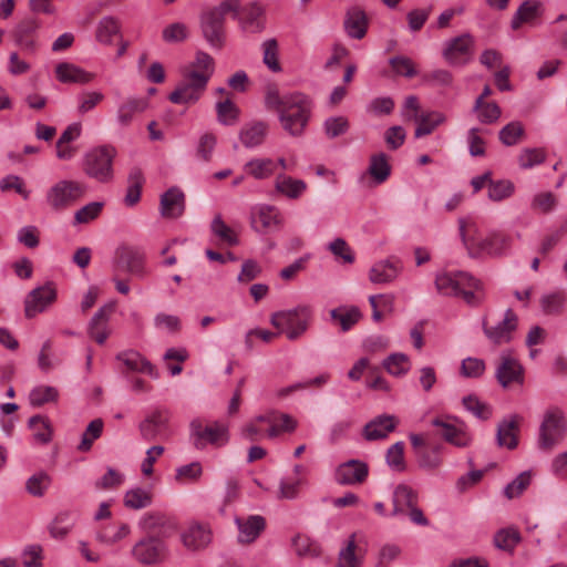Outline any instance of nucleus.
Masks as SVG:
<instances>
[{
  "mask_svg": "<svg viewBox=\"0 0 567 567\" xmlns=\"http://www.w3.org/2000/svg\"><path fill=\"white\" fill-rule=\"evenodd\" d=\"M402 270V264L395 258L379 260L372 265L369 279L373 284L385 285L398 278Z\"/></svg>",
  "mask_w": 567,
  "mask_h": 567,
  "instance_id": "nucleus-18",
  "label": "nucleus"
},
{
  "mask_svg": "<svg viewBox=\"0 0 567 567\" xmlns=\"http://www.w3.org/2000/svg\"><path fill=\"white\" fill-rule=\"evenodd\" d=\"M103 425L104 423L102 419H94L91 421L82 434V440L78 446V450L81 452L90 451L93 442L102 435Z\"/></svg>",
  "mask_w": 567,
  "mask_h": 567,
  "instance_id": "nucleus-50",
  "label": "nucleus"
},
{
  "mask_svg": "<svg viewBox=\"0 0 567 567\" xmlns=\"http://www.w3.org/2000/svg\"><path fill=\"white\" fill-rule=\"evenodd\" d=\"M268 125L265 122H252L241 127L239 140L247 148L261 145L267 136Z\"/></svg>",
  "mask_w": 567,
  "mask_h": 567,
  "instance_id": "nucleus-36",
  "label": "nucleus"
},
{
  "mask_svg": "<svg viewBox=\"0 0 567 567\" xmlns=\"http://www.w3.org/2000/svg\"><path fill=\"white\" fill-rule=\"evenodd\" d=\"M434 284L442 296L461 298L470 307H480L486 298L484 284L466 271L439 272Z\"/></svg>",
  "mask_w": 567,
  "mask_h": 567,
  "instance_id": "nucleus-2",
  "label": "nucleus"
},
{
  "mask_svg": "<svg viewBox=\"0 0 567 567\" xmlns=\"http://www.w3.org/2000/svg\"><path fill=\"white\" fill-rule=\"evenodd\" d=\"M518 318L512 309H507L504 319L494 327L487 326L486 317L482 320V327L486 338L494 344L507 343L513 338L517 328Z\"/></svg>",
  "mask_w": 567,
  "mask_h": 567,
  "instance_id": "nucleus-11",
  "label": "nucleus"
},
{
  "mask_svg": "<svg viewBox=\"0 0 567 567\" xmlns=\"http://www.w3.org/2000/svg\"><path fill=\"white\" fill-rule=\"evenodd\" d=\"M566 296L563 291H554L540 298L542 310L546 315H558L563 311Z\"/></svg>",
  "mask_w": 567,
  "mask_h": 567,
  "instance_id": "nucleus-51",
  "label": "nucleus"
},
{
  "mask_svg": "<svg viewBox=\"0 0 567 567\" xmlns=\"http://www.w3.org/2000/svg\"><path fill=\"white\" fill-rule=\"evenodd\" d=\"M431 423L433 426L440 429V434L446 442L457 447H465L472 441L471 435L462 426H457L440 417L433 419Z\"/></svg>",
  "mask_w": 567,
  "mask_h": 567,
  "instance_id": "nucleus-26",
  "label": "nucleus"
},
{
  "mask_svg": "<svg viewBox=\"0 0 567 567\" xmlns=\"http://www.w3.org/2000/svg\"><path fill=\"white\" fill-rule=\"evenodd\" d=\"M164 551V544L158 537H148L140 540L132 549L133 556L142 564H154L159 560Z\"/></svg>",
  "mask_w": 567,
  "mask_h": 567,
  "instance_id": "nucleus-22",
  "label": "nucleus"
},
{
  "mask_svg": "<svg viewBox=\"0 0 567 567\" xmlns=\"http://www.w3.org/2000/svg\"><path fill=\"white\" fill-rule=\"evenodd\" d=\"M349 126V121L344 116H332L323 123L324 133L329 138H336L346 134Z\"/></svg>",
  "mask_w": 567,
  "mask_h": 567,
  "instance_id": "nucleus-61",
  "label": "nucleus"
},
{
  "mask_svg": "<svg viewBox=\"0 0 567 567\" xmlns=\"http://www.w3.org/2000/svg\"><path fill=\"white\" fill-rule=\"evenodd\" d=\"M185 210V195L177 188L172 187L161 196V214L165 218H177Z\"/></svg>",
  "mask_w": 567,
  "mask_h": 567,
  "instance_id": "nucleus-29",
  "label": "nucleus"
},
{
  "mask_svg": "<svg viewBox=\"0 0 567 567\" xmlns=\"http://www.w3.org/2000/svg\"><path fill=\"white\" fill-rule=\"evenodd\" d=\"M56 79L62 83H89L94 79L92 73L86 72L80 66L69 63L61 62L55 66Z\"/></svg>",
  "mask_w": 567,
  "mask_h": 567,
  "instance_id": "nucleus-34",
  "label": "nucleus"
},
{
  "mask_svg": "<svg viewBox=\"0 0 567 567\" xmlns=\"http://www.w3.org/2000/svg\"><path fill=\"white\" fill-rule=\"evenodd\" d=\"M140 527L146 533L167 536L175 529L173 520L161 512H148L140 520Z\"/></svg>",
  "mask_w": 567,
  "mask_h": 567,
  "instance_id": "nucleus-28",
  "label": "nucleus"
},
{
  "mask_svg": "<svg viewBox=\"0 0 567 567\" xmlns=\"http://www.w3.org/2000/svg\"><path fill=\"white\" fill-rule=\"evenodd\" d=\"M59 398V391L54 386L39 385L29 393V402L32 406L39 408L50 402H55Z\"/></svg>",
  "mask_w": 567,
  "mask_h": 567,
  "instance_id": "nucleus-46",
  "label": "nucleus"
},
{
  "mask_svg": "<svg viewBox=\"0 0 567 567\" xmlns=\"http://www.w3.org/2000/svg\"><path fill=\"white\" fill-rule=\"evenodd\" d=\"M29 427L33 431V436L38 442L47 444L51 441L52 429L47 417L39 414L31 416Z\"/></svg>",
  "mask_w": 567,
  "mask_h": 567,
  "instance_id": "nucleus-48",
  "label": "nucleus"
},
{
  "mask_svg": "<svg viewBox=\"0 0 567 567\" xmlns=\"http://www.w3.org/2000/svg\"><path fill=\"white\" fill-rule=\"evenodd\" d=\"M243 171L255 179H267L276 172V162L269 157H254L246 162Z\"/></svg>",
  "mask_w": 567,
  "mask_h": 567,
  "instance_id": "nucleus-37",
  "label": "nucleus"
},
{
  "mask_svg": "<svg viewBox=\"0 0 567 567\" xmlns=\"http://www.w3.org/2000/svg\"><path fill=\"white\" fill-rule=\"evenodd\" d=\"M212 540V530L208 524L193 522L182 534V542L187 549L199 550Z\"/></svg>",
  "mask_w": 567,
  "mask_h": 567,
  "instance_id": "nucleus-20",
  "label": "nucleus"
},
{
  "mask_svg": "<svg viewBox=\"0 0 567 567\" xmlns=\"http://www.w3.org/2000/svg\"><path fill=\"white\" fill-rule=\"evenodd\" d=\"M127 182L128 187L124 200L127 206H133L140 200L142 186L144 184V176L141 168H132Z\"/></svg>",
  "mask_w": 567,
  "mask_h": 567,
  "instance_id": "nucleus-42",
  "label": "nucleus"
},
{
  "mask_svg": "<svg viewBox=\"0 0 567 567\" xmlns=\"http://www.w3.org/2000/svg\"><path fill=\"white\" fill-rule=\"evenodd\" d=\"M265 105L278 114L281 127L291 136L305 133L312 112V101L301 92L280 95L276 85H269L265 94Z\"/></svg>",
  "mask_w": 567,
  "mask_h": 567,
  "instance_id": "nucleus-1",
  "label": "nucleus"
},
{
  "mask_svg": "<svg viewBox=\"0 0 567 567\" xmlns=\"http://www.w3.org/2000/svg\"><path fill=\"white\" fill-rule=\"evenodd\" d=\"M114 309V303L104 305L94 313L89 323V336L99 344H103L109 338V320Z\"/></svg>",
  "mask_w": 567,
  "mask_h": 567,
  "instance_id": "nucleus-19",
  "label": "nucleus"
},
{
  "mask_svg": "<svg viewBox=\"0 0 567 567\" xmlns=\"http://www.w3.org/2000/svg\"><path fill=\"white\" fill-rule=\"evenodd\" d=\"M519 533L514 528L498 530L494 536V544L497 548L504 550L513 549L519 542Z\"/></svg>",
  "mask_w": 567,
  "mask_h": 567,
  "instance_id": "nucleus-63",
  "label": "nucleus"
},
{
  "mask_svg": "<svg viewBox=\"0 0 567 567\" xmlns=\"http://www.w3.org/2000/svg\"><path fill=\"white\" fill-rule=\"evenodd\" d=\"M116 359L123 362L131 371L146 373L153 379H157L159 377L156 368L136 351L118 353Z\"/></svg>",
  "mask_w": 567,
  "mask_h": 567,
  "instance_id": "nucleus-35",
  "label": "nucleus"
},
{
  "mask_svg": "<svg viewBox=\"0 0 567 567\" xmlns=\"http://www.w3.org/2000/svg\"><path fill=\"white\" fill-rule=\"evenodd\" d=\"M40 28V22L35 18H24L13 30L16 43L25 51L33 52L35 50L34 34Z\"/></svg>",
  "mask_w": 567,
  "mask_h": 567,
  "instance_id": "nucleus-27",
  "label": "nucleus"
},
{
  "mask_svg": "<svg viewBox=\"0 0 567 567\" xmlns=\"http://www.w3.org/2000/svg\"><path fill=\"white\" fill-rule=\"evenodd\" d=\"M264 58L262 61L272 72L281 70L278 61V42L276 39H268L262 43Z\"/></svg>",
  "mask_w": 567,
  "mask_h": 567,
  "instance_id": "nucleus-59",
  "label": "nucleus"
},
{
  "mask_svg": "<svg viewBox=\"0 0 567 567\" xmlns=\"http://www.w3.org/2000/svg\"><path fill=\"white\" fill-rule=\"evenodd\" d=\"M238 528V542L240 544L254 543L266 528V519L260 515L236 517Z\"/></svg>",
  "mask_w": 567,
  "mask_h": 567,
  "instance_id": "nucleus-17",
  "label": "nucleus"
},
{
  "mask_svg": "<svg viewBox=\"0 0 567 567\" xmlns=\"http://www.w3.org/2000/svg\"><path fill=\"white\" fill-rule=\"evenodd\" d=\"M190 437L196 449L203 450L209 443L215 446L225 445L228 440V427L220 423L204 425L199 419L193 420L189 424Z\"/></svg>",
  "mask_w": 567,
  "mask_h": 567,
  "instance_id": "nucleus-7",
  "label": "nucleus"
},
{
  "mask_svg": "<svg viewBox=\"0 0 567 567\" xmlns=\"http://www.w3.org/2000/svg\"><path fill=\"white\" fill-rule=\"evenodd\" d=\"M543 13L544 6L539 0H525L513 16L511 27L518 30L524 23L535 25Z\"/></svg>",
  "mask_w": 567,
  "mask_h": 567,
  "instance_id": "nucleus-24",
  "label": "nucleus"
},
{
  "mask_svg": "<svg viewBox=\"0 0 567 567\" xmlns=\"http://www.w3.org/2000/svg\"><path fill=\"white\" fill-rule=\"evenodd\" d=\"M405 122H415L417 124L414 136L416 138L430 135L440 124L444 123L445 116L440 112H425V113H409L403 111L401 113Z\"/></svg>",
  "mask_w": 567,
  "mask_h": 567,
  "instance_id": "nucleus-15",
  "label": "nucleus"
},
{
  "mask_svg": "<svg viewBox=\"0 0 567 567\" xmlns=\"http://www.w3.org/2000/svg\"><path fill=\"white\" fill-rule=\"evenodd\" d=\"M524 135V126L520 122L514 121L506 124L498 134L499 141L506 146L516 145Z\"/></svg>",
  "mask_w": 567,
  "mask_h": 567,
  "instance_id": "nucleus-54",
  "label": "nucleus"
},
{
  "mask_svg": "<svg viewBox=\"0 0 567 567\" xmlns=\"http://www.w3.org/2000/svg\"><path fill=\"white\" fill-rule=\"evenodd\" d=\"M225 21L210 10L200 18V30L205 40L214 49L220 50L225 44Z\"/></svg>",
  "mask_w": 567,
  "mask_h": 567,
  "instance_id": "nucleus-14",
  "label": "nucleus"
},
{
  "mask_svg": "<svg viewBox=\"0 0 567 567\" xmlns=\"http://www.w3.org/2000/svg\"><path fill=\"white\" fill-rule=\"evenodd\" d=\"M104 202H91L74 213L73 225L89 224L95 220L104 208Z\"/></svg>",
  "mask_w": 567,
  "mask_h": 567,
  "instance_id": "nucleus-47",
  "label": "nucleus"
},
{
  "mask_svg": "<svg viewBox=\"0 0 567 567\" xmlns=\"http://www.w3.org/2000/svg\"><path fill=\"white\" fill-rule=\"evenodd\" d=\"M355 540L352 535L344 548L339 553L337 567H360V559L355 555Z\"/></svg>",
  "mask_w": 567,
  "mask_h": 567,
  "instance_id": "nucleus-62",
  "label": "nucleus"
},
{
  "mask_svg": "<svg viewBox=\"0 0 567 567\" xmlns=\"http://www.w3.org/2000/svg\"><path fill=\"white\" fill-rule=\"evenodd\" d=\"M171 413L165 408H156L148 413L138 424L141 437L153 442L162 437L168 430Z\"/></svg>",
  "mask_w": 567,
  "mask_h": 567,
  "instance_id": "nucleus-9",
  "label": "nucleus"
},
{
  "mask_svg": "<svg viewBox=\"0 0 567 567\" xmlns=\"http://www.w3.org/2000/svg\"><path fill=\"white\" fill-rule=\"evenodd\" d=\"M120 32V22L114 17H104L100 20L95 38L99 42L110 44L114 35Z\"/></svg>",
  "mask_w": 567,
  "mask_h": 567,
  "instance_id": "nucleus-45",
  "label": "nucleus"
},
{
  "mask_svg": "<svg viewBox=\"0 0 567 567\" xmlns=\"http://www.w3.org/2000/svg\"><path fill=\"white\" fill-rule=\"evenodd\" d=\"M216 111L218 121L224 125H234L238 120L239 110L230 100L218 102Z\"/></svg>",
  "mask_w": 567,
  "mask_h": 567,
  "instance_id": "nucleus-60",
  "label": "nucleus"
},
{
  "mask_svg": "<svg viewBox=\"0 0 567 567\" xmlns=\"http://www.w3.org/2000/svg\"><path fill=\"white\" fill-rule=\"evenodd\" d=\"M115 268L117 271L141 276L144 272L143 255L140 250H120L115 257Z\"/></svg>",
  "mask_w": 567,
  "mask_h": 567,
  "instance_id": "nucleus-33",
  "label": "nucleus"
},
{
  "mask_svg": "<svg viewBox=\"0 0 567 567\" xmlns=\"http://www.w3.org/2000/svg\"><path fill=\"white\" fill-rule=\"evenodd\" d=\"M368 172L378 184L385 182L391 174L386 155L384 153L372 155Z\"/></svg>",
  "mask_w": 567,
  "mask_h": 567,
  "instance_id": "nucleus-44",
  "label": "nucleus"
},
{
  "mask_svg": "<svg viewBox=\"0 0 567 567\" xmlns=\"http://www.w3.org/2000/svg\"><path fill=\"white\" fill-rule=\"evenodd\" d=\"M396 424L398 421L394 415H379L364 425L363 437L367 441L383 440L395 430Z\"/></svg>",
  "mask_w": 567,
  "mask_h": 567,
  "instance_id": "nucleus-23",
  "label": "nucleus"
},
{
  "mask_svg": "<svg viewBox=\"0 0 567 567\" xmlns=\"http://www.w3.org/2000/svg\"><path fill=\"white\" fill-rule=\"evenodd\" d=\"M310 316L309 308L298 307L274 313L271 316V323L281 333H285L289 340H296L308 329Z\"/></svg>",
  "mask_w": 567,
  "mask_h": 567,
  "instance_id": "nucleus-5",
  "label": "nucleus"
},
{
  "mask_svg": "<svg viewBox=\"0 0 567 567\" xmlns=\"http://www.w3.org/2000/svg\"><path fill=\"white\" fill-rule=\"evenodd\" d=\"M464 408L481 420H487L492 415L488 404L482 402L476 395L470 394L463 398Z\"/></svg>",
  "mask_w": 567,
  "mask_h": 567,
  "instance_id": "nucleus-55",
  "label": "nucleus"
},
{
  "mask_svg": "<svg viewBox=\"0 0 567 567\" xmlns=\"http://www.w3.org/2000/svg\"><path fill=\"white\" fill-rule=\"evenodd\" d=\"M87 185L75 179H60L45 194L48 206L55 212L65 210L85 197Z\"/></svg>",
  "mask_w": 567,
  "mask_h": 567,
  "instance_id": "nucleus-3",
  "label": "nucleus"
},
{
  "mask_svg": "<svg viewBox=\"0 0 567 567\" xmlns=\"http://www.w3.org/2000/svg\"><path fill=\"white\" fill-rule=\"evenodd\" d=\"M384 369L394 377H402L410 370V360L404 353H392L383 361Z\"/></svg>",
  "mask_w": 567,
  "mask_h": 567,
  "instance_id": "nucleus-49",
  "label": "nucleus"
},
{
  "mask_svg": "<svg viewBox=\"0 0 567 567\" xmlns=\"http://www.w3.org/2000/svg\"><path fill=\"white\" fill-rule=\"evenodd\" d=\"M566 431L567 423L564 413L558 408H550L546 411L539 427V449L551 450L564 439Z\"/></svg>",
  "mask_w": 567,
  "mask_h": 567,
  "instance_id": "nucleus-6",
  "label": "nucleus"
},
{
  "mask_svg": "<svg viewBox=\"0 0 567 567\" xmlns=\"http://www.w3.org/2000/svg\"><path fill=\"white\" fill-rule=\"evenodd\" d=\"M417 504L416 492L405 484H400L393 492V511L392 515H402L414 505Z\"/></svg>",
  "mask_w": 567,
  "mask_h": 567,
  "instance_id": "nucleus-38",
  "label": "nucleus"
},
{
  "mask_svg": "<svg viewBox=\"0 0 567 567\" xmlns=\"http://www.w3.org/2000/svg\"><path fill=\"white\" fill-rule=\"evenodd\" d=\"M251 226L262 233L278 228L282 223L279 210L274 206H261L251 214Z\"/></svg>",
  "mask_w": 567,
  "mask_h": 567,
  "instance_id": "nucleus-25",
  "label": "nucleus"
},
{
  "mask_svg": "<svg viewBox=\"0 0 567 567\" xmlns=\"http://www.w3.org/2000/svg\"><path fill=\"white\" fill-rule=\"evenodd\" d=\"M496 379L503 388H507L514 382L523 383V367L513 357L503 354L501 357V363L496 369Z\"/></svg>",
  "mask_w": 567,
  "mask_h": 567,
  "instance_id": "nucleus-21",
  "label": "nucleus"
},
{
  "mask_svg": "<svg viewBox=\"0 0 567 567\" xmlns=\"http://www.w3.org/2000/svg\"><path fill=\"white\" fill-rule=\"evenodd\" d=\"M115 150L111 146H99L84 156L83 172L100 183H110L113 179V159Z\"/></svg>",
  "mask_w": 567,
  "mask_h": 567,
  "instance_id": "nucleus-4",
  "label": "nucleus"
},
{
  "mask_svg": "<svg viewBox=\"0 0 567 567\" xmlns=\"http://www.w3.org/2000/svg\"><path fill=\"white\" fill-rule=\"evenodd\" d=\"M332 320L340 323L342 331L350 330L360 319V311L357 308L332 309L330 312Z\"/></svg>",
  "mask_w": 567,
  "mask_h": 567,
  "instance_id": "nucleus-52",
  "label": "nucleus"
},
{
  "mask_svg": "<svg viewBox=\"0 0 567 567\" xmlns=\"http://www.w3.org/2000/svg\"><path fill=\"white\" fill-rule=\"evenodd\" d=\"M473 38L468 34H462L445 42L443 58L453 66L466 64L473 54Z\"/></svg>",
  "mask_w": 567,
  "mask_h": 567,
  "instance_id": "nucleus-10",
  "label": "nucleus"
},
{
  "mask_svg": "<svg viewBox=\"0 0 567 567\" xmlns=\"http://www.w3.org/2000/svg\"><path fill=\"white\" fill-rule=\"evenodd\" d=\"M275 188L278 193L295 199L306 190L307 185L301 179H295L285 174H279L276 177Z\"/></svg>",
  "mask_w": 567,
  "mask_h": 567,
  "instance_id": "nucleus-39",
  "label": "nucleus"
},
{
  "mask_svg": "<svg viewBox=\"0 0 567 567\" xmlns=\"http://www.w3.org/2000/svg\"><path fill=\"white\" fill-rule=\"evenodd\" d=\"M56 299V290L52 282L38 287L30 291L24 300L27 318H33L43 312Z\"/></svg>",
  "mask_w": 567,
  "mask_h": 567,
  "instance_id": "nucleus-12",
  "label": "nucleus"
},
{
  "mask_svg": "<svg viewBox=\"0 0 567 567\" xmlns=\"http://www.w3.org/2000/svg\"><path fill=\"white\" fill-rule=\"evenodd\" d=\"M369 475V466L360 460H349L341 463L334 473L336 482L340 485L362 484Z\"/></svg>",
  "mask_w": 567,
  "mask_h": 567,
  "instance_id": "nucleus-13",
  "label": "nucleus"
},
{
  "mask_svg": "<svg viewBox=\"0 0 567 567\" xmlns=\"http://www.w3.org/2000/svg\"><path fill=\"white\" fill-rule=\"evenodd\" d=\"M386 464L396 472H403L405 470L404 462V443L396 442L391 445L385 454Z\"/></svg>",
  "mask_w": 567,
  "mask_h": 567,
  "instance_id": "nucleus-57",
  "label": "nucleus"
},
{
  "mask_svg": "<svg viewBox=\"0 0 567 567\" xmlns=\"http://www.w3.org/2000/svg\"><path fill=\"white\" fill-rule=\"evenodd\" d=\"M212 231L223 244L229 246L239 245L237 231L229 227L220 215L214 217L210 224Z\"/></svg>",
  "mask_w": 567,
  "mask_h": 567,
  "instance_id": "nucleus-41",
  "label": "nucleus"
},
{
  "mask_svg": "<svg viewBox=\"0 0 567 567\" xmlns=\"http://www.w3.org/2000/svg\"><path fill=\"white\" fill-rule=\"evenodd\" d=\"M207 86V76H200L195 72L185 71L182 81L175 91L169 94V101L174 104H190L199 100Z\"/></svg>",
  "mask_w": 567,
  "mask_h": 567,
  "instance_id": "nucleus-8",
  "label": "nucleus"
},
{
  "mask_svg": "<svg viewBox=\"0 0 567 567\" xmlns=\"http://www.w3.org/2000/svg\"><path fill=\"white\" fill-rule=\"evenodd\" d=\"M237 21L243 32L248 34L261 33L265 29L264 10L258 3L251 2L243 7Z\"/></svg>",
  "mask_w": 567,
  "mask_h": 567,
  "instance_id": "nucleus-16",
  "label": "nucleus"
},
{
  "mask_svg": "<svg viewBox=\"0 0 567 567\" xmlns=\"http://www.w3.org/2000/svg\"><path fill=\"white\" fill-rule=\"evenodd\" d=\"M343 28L346 33L357 40L365 37L368 31V18L363 10L359 8H351L347 11Z\"/></svg>",
  "mask_w": 567,
  "mask_h": 567,
  "instance_id": "nucleus-31",
  "label": "nucleus"
},
{
  "mask_svg": "<svg viewBox=\"0 0 567 567\" xmlns=\"http://www.w3.org/2000/svg\"><path fill=\"white\" fill-rule=\"evenodd\" d=\"M148 102L145 97H127L123 101L116 112V120L122 127L128 126L137 114L147 109Z\"/></svg>",
  "mask_w": 567,
  "mask_h": 567,
  "instance_id": "nucleus-32",
  "label": "nucleus"
},
{
  "mask_svg": "<svg viewBox=\"0 0 567 567\" xmlns=\"http://www.w3.org/2000/svg\"><path fill=\"white\" fill-rule=\"evenodd\" d=\"M152 493L142 487L128 489L124 495V505L131 509H143L152 504Z\"/></svg>",
  "mask_w": 567,
  "mask_h": 567,
  "instance_id": "nucleus-43",
  "label": "nucleus"
},
{
  "mask_svg": "<svg viewBox=\"0 0 567 567\" xmlns=\"http://www.w3.org/2000/svg\"><path fill=\"white\" fill-rule=\"evenodd\" d=\"M193 69L188 70V72H195L200 76H207V82L212 78L215 70L214 59L204 51H198L196 53L195 61L192 64Z\"/></svg>",
  "mask_w": 567,
  "mask_h": 567,
  "instance_id": "nucleus-53",
  "label": "nucleus"
},
{
  "mask_svg": "<svg viewBox=\"0 0 567 567\" xmlns=\"http://www.w3.org/2000/svg\"><path fill=\"white\" fill-rule=\"evenodd\" d=\"M74 526V515L70 511L60 512L52 523L50 524L49 530L54 538H64Z\"/></svg>",
  "mask_w": 567,
  "mask_h": 567,
  "instance_id": "nucleus-40",
  "label": "nucleus"
},
{
  "mask_svg": "<svg viewBox=\"0 0 567 567\" xmlns=\"http://www.w3.org/2000/svg\"><path fill=\"white\" fill-rule=\"evenodd\" d=\"M514 184L507 179L489 181L488 198L493 202H501L512 196Z\"/></svg>",
  "mask_w": 567,
  "mask_h": 567,
  "instance_id": "nucleus-56",
  "label": "nucleus"
},
{
  "mask_svg": "<svg viewBox=\"0 0 567 567\" xmlns=\"http://www.w3.org/2000/svg\"><path fill=\"white\" fill-rule=\"evenodd\" d=\"M50 476L44 472H40L28 478L25 488L32 496L41 497L50 486Z\"/></svg>",
  "mask_w": 567,
  "mask_h": 567,
  "instance_id": "nucleus-58",
  "label": "nucleus"
},
{
  "mask_svg": "<svg viewBox=\"0 0 567 567\" xmlns=\"http://www.w3.org/2000/svg\"><path fill=\"white\" fill-rule=\"evenodd\" d=\"M530 482L532 473L529 471L523 472L506 485L504 494L507 498L517 497L528 487Z\"/></svg>",
  "mask_w": 567,
  "mask_h": 567,
  "instance_id": "nucleus-64",
  "label": "nucleus"
},
{
  "mask_svg": "<svg viewBox=\"0 0 567 567\" xmlns=\"http://www.w3.org/2000/svg\"><path fill=\"white\" fill-rule=\"evenodd\" d=\"M519 421L520 417L518 415H511L498 423L496 432L498 446L506 447L508 450H514L517 446Z\"/></svg>",
  "mask_w": 567,
  "mask_h": 567,
  "instance_id": "nucleus-30",
  "label": "nucleus"
}]
</instances>
